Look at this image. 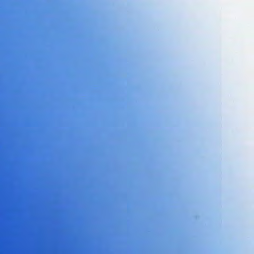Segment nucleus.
Returning <instances> with one entry per match:
<instances>
[{"label": "nucleus", "mask_w": 254, "mask_h": 254, "mask_svg": "<svg viewBox=\"0 0 254 254\" xmlns=\"http://www.w3.org/2000/svg\"><path fill=\"white\" fill-rule=\"evenodd\" d=\"M64 207H65V200H64Z\"/></svg>", "instance_id": "1"}, {"label": "nucleus", "mask_w": 254, "mask_h": 254, "mask_svg": "<svg viewBox=\"0 0 254 254\" xmlns=\"http://www.w3.org/2000/svg\"><path fill=\"white\" fill-rule=\"evenodd\" d=\"M64 207H65V200H64Z\"/></svg>", "instance_id": "2"}, {"label": "nucleus", "mask_w": 254, "mask_h": 254, "mask_svg": "<svg viewBox=\"0 0 254 254\" xmlns=\"http://www.w3.org/2000/svg\"><path fill=\"white\" fill-rule=\"evenodd\" d=\"M64 207H65V200H64Z\"/></svg>", "instance_id": "3"}, {"label": "nucleus", "mask_w": 254, "mask_h": 254, "mask_svg": "<svg viewBox=\"0 0 254 254\" xmlns=\"http://www.w3.org/2000/svg\"><path fill=\"white\" fill-rule=\"evenodd\" d=\"M64 207H65V200H64Z\"/></svg>", "instance_id": "4"}, {"label": "nucleus", "mask_w": 254, "mask_h": 254, "mask_svg": "<svg viewBox=\"0 0 254 254\" xmlns=\"http://www.w3.org/2000/svg\"><path fill=\"white\" fill-rule=\"evenodd\" d=\"M64 207H65V200H64Z\"/></svg>", "instance_id": "5"}, {"label": "nucleus", "mask_w": 254, "mask_h": 254, "mask_svg": "<svg viewBox=\"0 0 254 254\" xmlns=\"http://www.w3.org/2000/svg\"><path fill=\"white\" fill-rule=\"evenodd\" d=\"M64 207H65V200H64Z\"/></svg>", "instance_id": "6"}]
</instances>
